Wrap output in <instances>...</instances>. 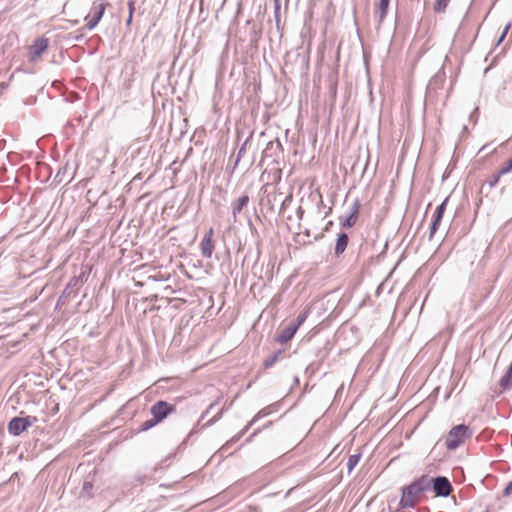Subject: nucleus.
Instances as JSON below:
<instances>
[{
  "label": "nucleus",
  "instance_id": "obj_1",
  "mask_svg": "<svg viewBox=\"0 0 512 512\" xmlns=\"http://www.w3.org/2000/svg\"><path fill=\"white\" fill-rule=\"evenodd\" d=\"M431 487V480L422 476L412 482L410 485L402 489V497L400 506L403 509L414 508L420 501L422 493L429 490Z\"/></svg>",
  "mask_w": 512,
  "mask_h": 512
},
{
  "label": "nucleus",
  "instance_id": "obj_2",
  "mask_svg": "<svg viewBox=\"0 0 512 512\" xmlns=\"http://www.w3.org/2000/svg\"><path fill=\"white\" fill-rule=\"evenodd\" d=\"M472 430L469 426L460 424L454 426L445 438V447L448 450H455L461 446L467 439L472 437Z\"/></svg>",
  "mask_w": 512,
  "mask_h": 512
},
{
  "label": "nucleus",
  "instance_id": "obj_3",
  "mask_svg": "<svg viewBox=\"0 0 512 512\" xmlns=\"http://www.w3.org/2000/svg\"><path fill=\"white\" fill-rule=\"evenodd\" d=\"M176 411V407L173 404H170L166 401H157L150 408V413L154 418V423H160L163 421L168 415L174 413Z\"/></svg>",
  "mask_w": 512,
  "mask_h": 512
},
{
  "label": "nucleus",
  "instance_id": "obj_4",
  "mask_svg": "<svg viewBox=\"0 0 512 512\" xmlns=\"http://www.w3.org/2000/svg\"><path fill=\"white\" fill-rule=\"evenodd\" d=\"M37 421L36 417H14L8 424V431L13 436H18Z\"/></svg>",
  "mask_w": 512,
  "mask_h": 512
},
{
  "label": "nucleus",
  "instance_id": "obj_5",
  "mask_svg": "<svg viewBox=\"0 0 512 512\" xmlns=\"http://www.w3.org/2000/svg\"><path fill=\"white\" fill-rule=\"evenodd\" d=\"M106 5L107 4L105 0H97L93 3V6L91 8V15L86 17V27L89 30H92L97 26V24L104 15Z\"/></svg>",
  "mask_w": 512,
  "mask_h": 512
},
{
  "label": "nucleus",
  "instance_id": "obj_6",
  "mask_svg": "<svg viewBox=\"0 0 512 512\" xmlns=\"http://www.w3.org/2000/svg\"><path fill=\"white\" fill-rule=\"evenodd\" d=\"M433 490L436 496L447 497L452 491V485L446 477L438 476L433 480Z\"/></svg>",
  "mask_w": 512,
  "mask_h": 512
},
{
  "label": "nucleus",
  "instance_id": "obj_7",
  "mask_svg": "<svg viewBox=\"0 0 512 512\" xmlns=\"http://www.w3.org/2000/svg\"><path fill=\"white\" fill-rule=\"evenodd\" d=\"M48 46L49 40L47 38L41 37L36 39L29 49L30 60L35 61L39 59L42 56V54L47 50Z\"/></svg>",
  "mask_w": 512,
  "mask_h": 512
},
{
  "label": "nucleus",
  "instance_id": "obj_8",
  "mask_svg": "<svg viewBox=\"0 0 512 512\" xmlns=\"http://www.w3.org/2000/svg\"><path fill=\"white\" fill-rule=\"evenodd\" d=\"M448 203V198H446L435 210L433 215V220L430 226V238L434 236L436 231L438 230L440 223L442 221L443 215L445 213L446 205Z\"/></svg>",
  "mask_w": 512,
  "mask_h": 512
},
{
  "label": "nucleus",
  "instance_id": "obj_9",
  "mask_svg": "<svg viewBox=\"0 0 512 512\" xmlns=\"http://www.w3.org/2000/svg\"><path fill=\"white\" fill-rule=\"evenodd\" d=\"M213 237V229L210 228L206 234L204 235L201 243H200V249L201 254L205 258H210L212 256L213 250H214V244L212 241Z\"/></svg>",
  "mask_w": 512,
  "mask_h": 512
},
{
  "label": "nucleus",
  "instance_id": "obj_10",
  "mask_svg": "<svg viewBox=\"0 0 512 512\" xmlns=\"http://www.w3.org/2000/svg\"><path fill=\"white\" fill-rule=\"evenodd\" d=\"M359 209L360 203L358 200H355L350 207L349 214L345 217V219L341 220L340 224L343 228H350L356 223L359 214Z\"/></svg>",
  "mask_w": 512,
  "mask_h": 512
},
{
  "label": "nucleus",
  "instance_id": "obj_11",
  "mask_svg": "<svg viewBox=\"0 0 512 512\" xmlns=\"http://www.w3.org/2000/svg\"><path fill=\"white\" fill-rule=\"evenodd\" d=\"M298 330V325H289L285 327L277 336V341L280 343H286L290 341Z\"/></svg>",
  "mask_w": 512,
  "mask_h": 512
},
{
  "label": "nucleus",
  "instance_id": "obj_12",
  "mask_svg": "<svg viewBox=\"0 0 512 512\" xmlns=\"http://www.w3.org/2000/svg\"><path fill=\"white\" fill-rule=\"evenodd\" d=\"M249 203V196L243 195L239 197L233 204H232V216L234 221L237 220L238 214L242 211L244 207H246Z\"/></svg>",
  "mask_w": 512,
  "mask_h": 512
},
{
  "label": "nucleus",
  "instance_id": "obj_13",
  "mask_svg": "<svg viewBox=\"0 0 512 512\" xmlns=\"http://www.w3.org/2000/svg\"><path fill=\"white\" fill-rule=\"evenodd\" d=\"M348 241H349V237L346 233L342 232L338 235V238L336 240L335 249H334V254L337 257H339L340 255H342L344 253V251L347 248Z\"/></svg>",
  "mask_w": 512,
  "mask_h": 512
},
{
  "label": "nucleus",
  "instance_id": "obj_14",
  "mask_svg": "<svg viewBox=\"0 0 512 512\" xmlns=\"http://www.w3.org/2000/svg\"><path fill=\"white\" fill-rule=\"evenodd\" d=\"M86 280L87 276L85 272H82L78 276H73L67 284L68 289H74L75 291H78V289L83 285L84 282H86Z\"/></svg>",
  "mask_w": 512,
  "mask_h": 512
},
{
  "label": "nucleus",
  "instance_id": "obj_15",
  "mask_svg": "<svg viewBox=\"0 0 512 512\" xmlns=\"http://www.w3.org/2000/svg\"><path fill=\"white\" fill-rule=\"evenodd\" d=\"M389 2L390 0H379L375 8V14L378 16L380 22L383 21L387 15Z\"/></svg>",
  "mask_w": 512,
  "mask_h": 512
},
{
  "label": "nucleus",
  "instance_id": "obj_16",
  "mask_svg": "<svg viewBox=\"0 0 512 512\" xmlns=\"http://www.w3.org/2000/svg\"><path fill=\"white\" fill-rule=\"evenodd\" d=\"M499 384L503 389H508L512 385V363L500 379Z\"/></svg>",
  "mask_w": 512,
  "mask_h": 512
},
{
  "label": "nucleus",
  "instance_id": "obj_17",
  "mask_svg": "<svg viewBox=\"0 0 512 512\" xmlns=\"http://www.w3.org/2000/svg\"><path fill=\"white\" fill-rule=\"evenodd\" d=\"M283 352L282 350H278L274 352L271 356L265 359L264 361V367L270 368L272 367L282 356Z\"/></svg>",
  "mask_w": 512,
  "mask_h": 512
},
{
  "label": "nucleus",
  "instance_id": "obj_18",
  "mask_svg": "<svg viewBox=\"0 0 512 512\" xmlns=\"http://www.w3.org/2000/svg\"><path fill=\"white\" fill-rule=\"evenodd\" d=\"M360 458V454H353L349 456L347 461V468L349 472H351L354 469V467L358 464Z\"/></svg>",
  "mask_w": 512,
  "mask_h": 512
},
{
  "label": "nucleus",
  "instance_id": "obj_19",
  "mask_svg": "<svg viewBox=\"0 0 512 512\" xmlns=\"http://www.w3.org/2000/svg\"><path fill=\"white\" fill-rule=\"evenodd\" d=\"M450 1L451 0H435L434 10L439 13L445 12Z\"/></svg>",
  "mask_w": 512,
  "mask_h": 512
},
{
  "label": "nucleus",
  "instance_id": "obj_20",
  "mask_svg": "<svg viewBox=\"0 0 512 512\" xmlns=\"http://www.w3.org/2000/svg\"><path fill=\"white\" fill-rule=\"evenodd\" d=\"M255 423V421L252 419L240 432L238 435H236L235 437H233L230 441L227 442V444L229 443H234L236 441H238L248 430L249 428Z\"/></svg>",
  "mask_w": 512,
  "mask_h": 512
},
{
  "label": "nucleus",
  "instance_id": "obj_21",
  "mask_svg": "<svg viewBox=\"0 0 512 512\" xmlns=\"http://www.w3.org/2000/svg\"><path fill=\"white\" fill-rule=\"evenodd\" d=\"M308 314H309V310H305V311L301 312L297 316V321L294 325H298V328H299L306 321Z\"/></svg>",
  "mask_w": 512,
  "mask_h": 512
},
{
  "label": "nucleus",
  "instance_id": "obj_22",
  "mask_svg": "<svg viewBox=\"0 0 512 512\" xmlns=\"http://www.w3.org/2000/svg\"><path fill=\"white\" fill-rule=\"evenodd\" d=\"M510 171H512V159L511 158L499 169V172L502 175L508 174Z\"/></svg>",
  "mask_w": 512,
  "mask_h": 512
},
{
  "label": "nucleus",
  "instance_id": "obj_23",
  "mask_svg": "<svg viewBox=\"0 0 512 512\" xmlns=\"http://www.w3.org/2000/svg\"><path fill=\"white\" fill-rule=\"evenodd\" d=\"M248 144V140H246L243 145L240 147L239 151H238V154H237V158H236V161H235V166L238 165L240 159L244 156L245 154V151H246V145Z\"/></svg>",
  "mask_w": 512,
  "mask_h": 512
},
{
  "label": "nucleus",
  "instance_id": "obj_24",
  "mask_svg": "<svg viewBox=\"0 0 512 512\" xmlns=\"http://www.w3.org/2000/svg\"><path fill=\"white\" fill-rule=\"evenodd\" d=\"M76 294L77 291H75L74 289H68V286H66L60 299L74 297Z\"/></svg>",
  "mask_w": 512,
  "mask_h": 512
},
{
  "label": "nucleus",
  "instance_id": "obj_25",
  "mask_svg": "<svg viewBox=\"0 0 512 512\" xmlns=\"http://www.w3.org/2000/svg\"><path fill=\"white\" fill-rule=\"evenodd\" d=\"M156 424H157V423H154V418L152 417V419H150V420H147V421L143 422V423L141 424V428H140V429H141L142 431H147V430H149L150 428L154 427Z\"/></svg>",
  "mask_w": 512,
  "mask_h": 512
},
{
  "label": "nucleus",
  "instance_id": "obj_26",
  "mask_svg": "<svg viewBox=\"0 0 512 512\" xmlns=\"http://www.w3.org/2000/svg\"><path fill=\"white\" fill-rule=\"evenodd\" d=\"M270 411H269V408H264L262 410H260L253 418V420L256 422L257 420H259L260 418H263L267 415H269Z\"/></svg>",
  "mask_w": 512,
  "mask_h": 512
},
{
  "label": "nucleus",
  "instance_id": "obj_27",
  "mask_svg": "<svg viewBox=\"0 0 512 512\" xmlns=\"http://www.w3.org/2000/svg\"><path fill=\"white\" fill-rule=\"evenodd\" d=\"M501 176H502V174H500L499 171L496 174H494L489 181V186L490 187L496 186L498 184Z\"/></svg>",
  "mask_w": 512,
  "mask_h": 512
},
{
  "label": "nucleus",
  "instance_id": "obj_28",
  "mask_svg": "<svg viewBox=\"0 0 512 512\" xmlns=\"http://www.w3.org/2000/svg\"><path fill=\"white\" fill-rule=\"evenodd\" d=\"M509 29H510V23H508L505 26L504 31L502 32L501 36L498 39V42H497L498 44H500L504 40V38L506 37Z\"/></svg>",
  "mask_w": 512,
  "mask_h": 512
},
{
  "label": "nucleus",
  "instance_id": "obj_29",
  "mask_svg": "<svg viewBox=\"0 0 512 512\" xmlns=\"http://www.w3.org/2000/svg\"><path fill=\"white\" fill-rule=\"evenodd\" d=\"M512 494V480L507 484L506 488L503 491L504 496H509Z\"/></svg>",
  "mask_w": 512,
  "mask_h": 512
},
{
  "label": "nucleus",
  "instance_id": "obj_30",
  "mask_svg": "<svg viewBox=\"0 0 512 512\" xmlns=\"http://www.w3.org/2000/svg\"><path fill=\"white\" fill-rule=\"evenodd\" d=\"M134 4H135V0H130L128 2V8H129V15H133V12H134Z\"/></svg>",
  "mask_w": 512,
  "mask_h": 512
},
{
  "label": "nucleus",
  "instance_id": "obj_31",
  "mask_svg": "<svg viewBox=\"0 0 512 512\" xmlns=\"http://www.w3.org/2000/svg\"><path fill=\"white\" fill-rule=\"evenodd\" d=\"M91 488H92L91 482H88V481L84 482L83 488H82L83 491H89Z\"/></svg>",
  "mask_w": 512,
  "mask_h": 512
},
{
  "label": "nucleus",
  "instance_id": "obj_32",
  "mask_svg": "<svg viewBox=\"0 0 512 512\" xmlns=\"http://www.w3.org/2000/svg\"><path fill=\"white\" fill-rule=\"evenodd\" d=\"M215 405H216V403L210 404L209 407L207 408V410L205 411V414H208L214 408Z\"/></svg>",
  "mask_w": 512,
  "mask_h": 512
},
{
  "label": "nucleus",
  "instance_id": "obj_33",
  "mask_svg": "<svg viewBox=\"0 0 512 512\" xmlns=\"http://www.w3.org/2000/svg\"><path fill=\"white\" fill-rule=\"evenodd\" d=\"M132 18H133V15H131V14H130V15L128 16L127 21H126V24H127V25H130V24H131V22H132Z\"/></svg>",
  "mask_w": 512,
  "mask_h": 512
},
{
  "label": "nucleus",
  "instance_id": "obj_34",
  "mask_svg": "<svg viewBox=\"0 0 512 512\" xmlns=\"http://www.w3.org/2000/svg\"><path fill=\"white\" fill-rule=\"evenodd\" d=\"M221 413H222V410L217 414V416H215V417H214V419L212 420V422L217 421V420L220 418Z\"/></svg>",
  "mask_w": 512,
  "mask_h": 512
},
{
  "label": "nucleus",
  "instance_id": "obj_35",
  "mask_svg": "<svg viewBox=\"0 0 512 512\" xmlns=\"http://www.w3.org/2000/svg\"><path fill=\"white\" fill-rule=\"evenodd\" d=\"M511 159H512V157H511Z\"/></svg>",
  "mask_w": 512,
  "mask_h": 512
}]
</instances>
